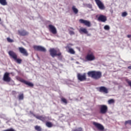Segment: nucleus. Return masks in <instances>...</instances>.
<instances>
[{
	"label": "nucleus",
	"mask_w": 131,
	"mask_h": 131,
	"mask_svg": "<svg viewBox=\"0 0 131 131\" xmlns=\"http://www.w3.org/2000/svg\"><path fill=\"white\" fill-rule=\"evenodd\" d=\"M87 74L88 77H91L95 80H98L102 76V72L100 71H89L88 72Z\"/></svg>",
	"instance_id": "obj_1"
},
{
	"label": "nucleus",
	"mask_w": 131,
	"mask_h": 131,
	"mask_svg": "<svg viewBox=\"0 0 131 131\" xmlns=\"http://www.w3.org/2000/svg\"><path fill=\"white\" fill-rule=\"evenodd\" d=\"M50 54V55L53 57L54 58L55 56H60L62 54L59 51L55 50V49H50L49 50Z\"/></svg>",
	"instance_id": "obj_2"
},
{
	"label": "nucleus",
	"mask_w": 131,
	"mask_h": 131,
	"mask_svg": "<svg viewBox=\"0 0 131 131\" xmlns=\"http://www.w3.org/2000/svg\"><path fill=\"white\" fill-rule=\"evenodd\" d=\"M85 59L88 61H92L96 59V57L93 52H89L85 57Z\"/></svg>",
	"instance_id": "obj_3"
},
{
	"label": "nucleus",
	"mask_w": 131,
	"mask_h": 131,
	"mask_svg": "<svg viewBox=\"0 0 131 131\" xmlns=\"http://www.w3.org/2000/svg\"><path fill=\"white\" fill-rule=\"evenodd\" d=\"M108 110V106L106 105H99L100 113L101 114H105L107 113Z\"/></svg>",
	"instance_id": "obj_4"
},
{
	"label": "nucleus",
	"mask_w": 131,
	"mask_h": 131,
	"mask_svg": "<svg viewBox=\"0 0 131 131\" xmlns=\"http://www.w3.org/2000/svg\"><path fill=\"white\" fill-rule=\"evenodd\" d=\"M77 77L78 80L80 81H84L87 80L86 74L85 73L81 74L80 73H77Z\"/></svg>",
	"instance_id": "obj_5"
},
{
	"label": "nucleus",
	"mask_w": 131,
	"mask_h": 131,
	"mask_svg": "<svg viewBox=\"0 0 131 131\" xmlns=\"http://www.w3.org/2000/svg\"><path fill=\"white\" fill-rule=\"evenodd\" d=\"M3 80L6 82H10L11 81V78L10 77L9 73H5L3 76Z\"/></svg>",
	"instance_id": "obj_6"
},
{
	"label": "nucleus",
	"mask_w": 131,
	"mask_h": 131,
	"mask_svg": "<svg viewBox=\"0 0 131 131\" xmlns=\"http://www.w3.org/2000/svg\"><path fill=\"white\" fill-rule=\"evenodd\" d=\"M48 30L50 32L52 33L54 35H56L57 33V30L56 27L52 25L48 26Z\"/></svg>",
	"instance_id": "obj_7"
},
{
	"label": "nucleus",
	"mask_w": 131,
	"mask_h": 131,
	"mask_svg": "<svg viewBox=\"0 0 131 131\" xmlns=\"http://www.w3.org/2000/svg\"><path fill=\"white\" fill-rule=\"evenodd\" d=\"M95 2L100 10H105V7L101 0H95Z\"/></svg>",
	"instance_id": "obj_8"
},
{
	"label": "nucleus",
	"mask_w": 131,
	"mask_h": 131,
	"mask_svg": "<svg viewBox=\"0 0 131 131\" xmlns=\"http://www.w3.org/2000/svg\"><path fill=\"white\" fill-rule=\"evenodd\" d=\"M93 124L100 131H104V127L101 124L96 122H93Z\"/></svg>",
	"instance_id": "obj_9"
},
{
	"label": "nucleus",
	"mask_w": 131,
	"mask_h": 131,
	"mask_svg": "<svg viewBox=\"0 0 131 131\" xmlns=\"http://www.w3.org/2000/svg\"><path fill=\"white\" fill-rule=\"evenodd\" d=\"M18 35L20 36H28L29 34V32H27L26 30L23 29L21 30H18Z\"/></svg>",
	"instance_id": "obj_10"
},
{
	"label": "nucleus",
	"mask_w": 131,
	"mask_h": 131,
	"mask_svg": "<svg viewBox=\"0 0 131 131\" xmlns=\"http://www.w3.org/2000/svg\"><path fill=\"white\" fill-rule=\"evenodd\" d=\"M79 22L80 24H83L84 25H85V26H87L88 27H90L92 26L91 23L90 21H88V20H84L82 19H79Z\"/></svg>",
	"instance_id": "obj_11"
},
{
	"label": "nucleus",
	"mask_w": 131,
	"mask_h": 131,
	"mask_svg": "<svg viewBox=\"0 0 131 131\" xmlns=\"http://www.w3.org/2000/svg\"><path fill=\"white\" fill-rule=\"evenodd\" d=\"M33 49L34 50L37 51H41L43 52H46L47 51L46 49L42 46H34L33 47Z\"/></svg>",
	"instance_id": "obj_12"
},
{
	"label": "nucleus",
	"mask_w": 131,
	"mask_h": 131,
	"mask_svg": "<svg viewBox=\"0 0 131 131\" xmlns=\"http://www.w3.org/2000/svg\"><path fill=\"white\" fill-rule=\"evenodd\" d=\"M18 51L19 53L22 54L24 56H28L29 55V54L27 52V51L23 47H19L18 48Z\"/></svg>",
	"instance_id": "obj_13"
},
{
	"label": "nucleus",
	"mask_w": 131,
	"mask_h": 131,
	"mask_svg": "<svg viewBox=\"0 0 131 131\" xmlns=\"http://www.w3.org/2000/svg\"><path fill=\"white\" fill-rule=\"evenodd\" d=\"M34 117H35L36 119L41 121L43 122H45L47 120V117L41 115V116H37L35 114L33 115Z\"/></svg>",
	"instance_id": "obj_14"
},
{
	"label": "nucleus",
	"mask_w": 131,
	"mask_h": 131,
	"mask_svg": "<svg viewBox=\"0 0 131 131\" xmlns=\"http://www.w3.org/2000/svg\"><path fill=\"white\" fill-rule=\"evenodd\" d=\"M97 20L99 21L105 23L107 21V17L106 16L103 15H100L99 16V17H98Z\"/></svg>",
	"instance_id": "obj_15"
},
{
	"label": "nucleus",
	"mask_w": 131,
	"mask_h": 131,
	"mask_svg": "<svg viewBox=\"0 0 131 131\" xmlns=\"http://www.w3.org/2000/svg\"><path fill=\"white\" fill-rule=\"evenodd\" d=\"M8 54L10 57L13 58L14 60L16 59V58L17 57V54L12 51H9Z\"/></svg>",
	"instance_id": "obj_16"
},
{
	"label": "nucleus",
	"mask_w": 131,
	"mask_h": 131,
	"mask_svg": "<svg viewBox=\"0 0 131 131\" xmlns=\"http://www.w3.org/2000/svg\"><path fill=\"white\" fill-rule=\"evenodd\" d=\"M19 81H20L22 83H25V84L28 85L30 87H33L34 86V84H33L31 82H28V81H27L26 80L23 79H21L20 78L19 79Z\"/></svg>",
	"instance_id": "obj_17"
},
{
	"label": "nucleus",
	"mask_w": 131,
	"mask_h": 131,
	"mask_svg": "<svg viewBox=\"0 0 131 131\" xmlns=\"http://www.w3.org/2000/svg\"><path fill=\"white\" fill-rule=\"evenodd\" d=\"M99 91L101 93H103L104 94L108 93V89L104 86H101L99 88Z\"/></svg>",
	"instance_id": "obj_18"
},
{
	"label": "nucleus",
	"mask_w": 131,
	"mask_h": 131,
	"mask_svg": "<svg viewBox=\"0 0 131 131\" xmlns=\"http://www.w3.org/2000/svg\"><path fill=\"white\" fill-rule=\"evenodd\" d=\"M72 10L75 14H77L79 12L78 9H77V8H76V6H72Z\"/></svg>",
	"instance_id": "obj_19"
},
{
	"label": "nucleus",
	"mask_w": 131,
	"mask_h": 131,
	"mask_svg": "<svg viewBox=\"0 0 131 131\" xmlns=\"http://www.w3.org/2000/svg\"><path fill=\"white\" fill-rule=\"evenodd\" d=\"M79 32L80 33H84L85 34H88V31L86 29H85V28H80Z\"/></svg>",
	"instance_id": "obj_20"
},
{
	"label": "nucleus",
	"mask_w": 131,
	"mask_h": 131,
	"mask_svg": "<svg viewBox=\"0 0 131 131\" xmlns=\"http://www.w3.org/2000/svg\"><path fill=\"white\" fill-rule=\"evenodd\" d=\"M0 4L2 6H7L8 5V2L7 0H0Z\"/></svg>",
	"instance_id": "obj_21"
},
{
	"label": "nucleus",
	"mask_w": 131,
	"mask_h": 131,
	"mask_svg": "<svg viewBox=\"0 0 131 131\" xmlns=\"http://www.w3.org/2000/svg\"><path fill=\"white\" fill-rule=\"evenodd\" d=\"M46 125L49 128H51L53 126V123L51 122H46Z\"/></svg>",
	"instance_id": "obj_22"
},
{
	"label": "nucleus",
	"mask_w": 131,
	"mask_h": 131,
	"mask_svg": "<svg viewBox=\"0 0 131 131\" xmlns=\"http://www.w3.org/2000/svg\"><path fill=\"white\" fill-rule=\"evenodd\" d=\"M34 128L37 131H42V128L40 126L36 125L34 126Z\"/></svg>",
	"instance_id": "obj_23"
},
{
	"label": "nucleus",
	"mask_w": 131,
	"mask_h": 131,
	"mask_svg": "<svg viewBox=\"0 0 131 131\" xmlns=\"http://www.w3.org/2000/svg\"><path fill=\"white\" fill-rule=\"evenodd\" d=\"M18 99L19 100H23L24 98V94H21L19 95L18 96Z\"/></svg>",
	"instance_id": "obj_24"
},
{
	"label": "nucleus",
	"mask_w": 131,
	"mask_h": 131,
	"mask_svg": "<svg viewBox=\"0 0 131 131\" xmlns=\"http://www.w3.org/2000/svg\"><path fill=\"white\" fill-rule=\"evenodd\" d=\"M69 53H70L71 54H75V52L74 50V49H69V50L68 51Z\"/></svg>",
	"instance_id": "obj_25"
},
{
	"label": "nucleus",
	"mask_w": 131,
	"mask_h": 131,
	"mask_svg": "<svg viewBox=\"0 0 131 131\" xmlns=\"http://www.w3.org/2000/svg\"><path fill=\"white\" fill-rule=\"evenodd\" d=\"M14 60H15L16 62L18 64L21 63L22 62V60L21 59H17V57H16V59H14Z\"/></svg>",
	"instance_id": "obj_26"
},
{
	"label": "nucleus",
	"mask_w": 131,
	"mask_h": 131,
	"mask_svg": "<svg viewBox=\"0 0 131 131\" xmlns=\"http://www.w3.org/2000/svg\"><path fill=\"white\" fill-rule=\"evenodd\" d=\"M115 102V101L113 99H111L108 100V103L110 104L114 103Z\"/></svg>",
	"instance_id": "obj_27"
},
{
	"label": "nucleus",
	"mask_w": 131,
	"mask_h": 131,
	"mask_svg": "<svg viewBox=\"0 0 131 131\" xmlns=\"http://www.w3.org/2000/svg\"><path fill=\"white\" fill-rule=\"evenodd\" d=\"M128 124L129 125H131V120H129L125 121V122H124V125H127Z\"/></svg>",
	"instance_id": "obj_28"
},
{
	"label": "nucleus",
	"mask_w": 131,
	"mask_h": 131,
	"mask_svg": "<svg viewBox=\"0 0 131 131\" xmlns=\"http://www.w3.org/2000/svg\"><path fill=\"white\" fill-rule=\"evenodd\" d=\"M71 46H73V45H72L71 43H69V45H67V46L65 47V48L67 49V50H70V49H72V48H71Z\"/></svg>",
	"instance_id": "obj_29"
},
{
	"label": "nucleus",
	"mask_w": 131,
	"mask_h": 131,
	"mask_svg": "<svg viewBox=\"0 0 131 131\" xmlns=\"http://www.w3.org/2000/svg\"><path fill=\"white\" fill-rule=\"evenodd\" d=\"M72 131H83V128L82 127H78L72 130Z\"/></svg>",
	"instance_id": "obj_30"
},
{
	"label": "nucleus",
	"mask_w": 131,
	"mask_h": 131,
	"mask_svg": "<svg viewBox=\"0 0 131 131\" xmlns=\"http://www.w3.org/2000/svg\"><path fill=\"white\" fill-rule=\"evenodd\" d=\"M61 100L62 102H63L64 103H66V104H67L68 103V101H67V100L65 98H62L61 99Z\"/></svg>",
	"instance_id": "obj_31"
},
{
	"label": "nucleus",
	"mask_w": 131,
	"mask_h": 131,
	"mask_svg": "<svg viewBox=\"0 0 131 131\" xmlns=\"http://www.w3.org/2000/svg\"><path fill=\"white\" fill-rule=\"evenodd\" d=\"M104 29L105 30H110V27L108 25H106L104 27Z\"/></svg>",
	"instance_id": "obj_32"
},
{
	"label": "nucleus",
	"mask_w": 131,
	"mask_h": 131,
	"mask_svg": "<svg viewBox=\"0 0 131 131\" xmlns=\"http://www.w3.org/2000/svg\"><path fill=\"white\" fill-rule=\"evenodd\" d=\"M7 40L8 42L10 43L14 42V40L13 39H11L9 37L7 38Z\"/></svg>",
	"instance_id": "obj_33"
},
{
	"label": "nucleus",
	"mask_w": 131,
	"mask_h": 131,
	"mask_svg": "<svg viewBox=\"0 0 131 131\" xmlns=\"http://www.w3.org/2000/svg\"><path fill=\"white\" fill-rule=\"evenodd\" d=\"M128 15V13L126 12H124L122 13V17H126Z\"/></svg>",
	"instance_id": "obj_34"
},
{
	"label": "nucleus",
	"mask_w": 131,
	"mask_h": 131,
	"mask_svg": "<svg viewBox=\"0 0 131 131\" xmlns=\"http://www.w3.org/2000/svg\"><path fill=\"white\" fill-rule=\"evenodd\" d=\"M3 131H16V130L12 128H10L6 130H4Z\"/></svg>",
	"instance_id": "obj_35"
},
{
	"label": "nucleus",
	"mask_w": 131,
	"mask_h": 131,
	"mask_svg": "<svg viewBox=\"0 0 131 131\" xmlns=\"http://www.w3.org/2000/svg\"><path fill=\"white\" fill-rule=\"evenodd\" d=\"M69 34L71 35H73L75 34V32L73 31H70L69 32Z\"/></svg>",
	"instance_id": "obj_36"
},
{
	"label": "nucleus",
	"mask_w": 131,
	"mask_h": 131,
	"mask_svg": "<svg viewBox=\"0 0 131 131\" xmlns=\"http://www.w3.org/2000/svg\"><path fill=\"white\" fill-rule=\"evenodd\" d=\"M127 83L128 85L131 88V81L130 80H127Z\"/></svg>",
	"instance_id": "obj_37"
},
{
	"label": "nucleus",
	"mask_w": 131,
	"mask_h": 131,
	"mask_svg": "<svg viewBox=\"0 0 131 131\" xmlns=\"http://www.w3.org/2000/svg\"><path fill=\"white\" fill-rule=\"evenodd\" d=\"M127 37H128V38H130L131 37V35H127Z\"/></svg>",
	"instance_id": "obj_38"
},
{
	"label": "nucleus",
	"mask_w": 131,
	"mask_h": 131,
	"mask_svg": "<svg viewBox=\"0 0 131 131\" xmlns=\"http://www.w3.org/2000/svg\"><path fill=\"white\" fill-rule=\"evenodd\" d=\"M128 69H130V70H131V66H129V67H128V68H127Z\"/></svg>",
	"instance_id": "obj_39"
},
{
	"label": "nucleus",
	"mask_w": 131,
	"mask_h": 131,
	"mask_svg": "<svg viewBox=\"0 0 131 131\" xmlns=\"http://www.w3.org/2000/svg\"><path fill=\"white\" fill-rule=\"evenodd\" d=\"M70 29H71V30H74V29L73 28H70Z\"/></svg>",
	"instance_id": "obj_40"
},
{
	"label": "nucleus",
	"mask_w": 131,
	"mask_h": 131,
	"mask_svg": "<svg viewBox=\"0 0 131 131\" xmlns=\"http://www.w3.org/2000/svg\"><path fill=\"white\" fill-rule=\"evenodd\" d=\"M88 36H90V34H88Z\"/></svg>",
	"instance_id": "obj_41"
},
{
	"label": "nucleus",
	"mask_w": 131,
	"mask_h": 131,
	"mask_svg": "<svg viewBox=\"0 0 131 131\" xmlns=\"http://www.w3.org/2000/svg\"><path fill=\"white\" fill-rule=\"evenodd\" d=\"M0 21H1V19L0 18Z\"/></svg>",
	"instance_id": "obj_42"
}]
</instances>
